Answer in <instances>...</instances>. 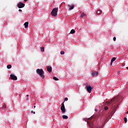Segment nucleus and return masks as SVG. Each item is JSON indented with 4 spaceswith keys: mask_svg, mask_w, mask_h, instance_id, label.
<instances>
[{
    "mask_svg": "<svg viewBox=\"0 0 128 128\" xmlns=\"http://www.w3.org/2000/svg\"><path fill=\"white\" fill-rule=\"evenodd\" d=\"M116 57H114L113 58H112V60H111V64H112V62H114V60H116Z\"/></svg>",
    "mask_w": 128,
    "mask_h": 128,
    "instance_id": "obj_11",
    "label": "nucleus"
},
{
    "mask_svg": "<svg viewBox=\"0 0 128 128\" xmlns=\"http://www.w3.org/2000/svg\"><path fill=\"white\" fill-rule=\"evenodd\" d=\"M34 108H36V106H34Z\"/></svg>",
    "mask_w": 128,
    "mask_h": 128,
    "instance_id": "obj_34",
    "label": "nucleus"
},
{
    "mask_svg": "<svg viewBox=\"0 0 128 128\" xmlns=\"http://www.w3.org/2000/svg\"><path fill=\"white\" fill-rule=\"evenodd\" d=\"M18 7L19 8H24V4L20 2L19 4H18Z\"/></svg>",
    "mask_w": 128,
    "mask_h": 128,
    "instance_id": "obj_4",
    "label": "nucleus"
},
{
    "mask_svg": "<svg viewBox=\"0 0 128 128\" xmlns=\"http://www.w3.org/2000/svg\"><path fill=\"white\" fill-rule=\"evenodd\" d=\"M10 76L12 80H18V78L14 74H10Z\"/></svg>",
    "mask_w": 128,
    "mask_h": 128,
    "instance_id": "obj_6",
    "label": "nucleus"
},
{
    "mask_svg": "<svg viewBox=\"0 0 128 128\" xmlns=\"http://www.w3.org/2000/svg\"><path fill=\"white\" fill-rule=\"evenodd\" d=\"M108 106H105L104 107V110H108Z\"/></svg>",
    "mask_w": 128,
    "mask_h": 128,
    "instance_id": "obj_20",
    "label": "nucleus"
},
{
    "mask_svg": "<svg viewBox=\"0 0 128 128\" xmlns=\"http://www.w3.org/2000/svg\"><path fill=\"white\" fill-rule=\"evenodd\" d=\"M74 32H76V31L72 29L71 30L70 34H74Z\"/></svg>",
    "mask_w": 128,
    "mask_h": 128,
    "instance_id": "obj_14",
    "label": "nucleus"
},
{
    "mask_svg": "<svg viewBox=\"0 0 128 128\" xmlns=\"http://www.w3.org/2000/svg\"><path fill=\"white\" fill-rule=\"evenodd\" d=\"M112 100H114V98L112 99L110 103L112 102Z\"/></svg>",
    "mask_w": 128,
    "mask_h": 128,
    "instance_id": "obj_25",
    "label": "nucleus"
},
{
    "mask_svg": "<svg viewBox=\"0 0 128 128\" xmlns=\"http://www.w3.org/2000/svg\"><path fill=\"white\" fill-rule=\"evenodd\" d=\"M53 80H58V79L56 78V77H53Z\"/></svg>",
    "mask_w": 128,
    "mask_h": 128,
    "instance_id": "obj_19",
    "label": "nucleus"
},
{
    "mask_svg": "<svg viewBox=\"0 0 128 128\" xmlns=\"http://www.w3.org/2000/svg\"><path fill=\"white\" fill-rule=\"evenodd\" d=\"M27 96H28V94H27Z\"/></svg>",
    "mask_w": 128,
    "mask_h": 128,
    "instance_id": "obj_33",
    "label": "nucleus"
},
{
    "mask_svg": "<svg viewBox=\"0 0 128 128\" xmlns=\"http://www.w3.org/2000/svg\"><path fill=\"white\" fill-rule=\"evenodd\" d=\"M58 8H54L51 12L52 16H58Z\"/></svg>",
    "mask_w": 128,
    "mask_h": 128,
    "instance_id": "obj_2",
    "label": "nucleus"
},
{
    "mask_svg": "<svg viewBox=\"0 0 128 128\" xmlns=\"http://www.w3.org/2000/svg\"><path fill=\"white\" fill-rule=\"evenodd\" d=\"M127 70H128V67H126Z\"/></svg>",
    "mask_w": 128,
    "mask_h": 128,
    "instance_id": "obj_32",
    "label": "nucleus"
},
{
    "mask_svg": "<svg viewBox=\"0 0 128 128\" xmlns=\"http://www.w3.org/2000/svg\"><path fill=\"white\" fill-rule=\"evenodd\" d=\"M62 118H64V119L66 120L67 118H68V117L66 115H63Z\"/></svg>",
    "mask_w": 128,
    "mask_h": 128,
    "instance_id": "obj_12",
    "label": "nucleus"
},
{
    "mask_svg": "<svg viewBox=\"0 0 128 128\" xmlns=\"http://www.w3.org/2000/svg\"><path fill=\"white\" fill-rule=\"evenodd\" d=\"M84 16H86L84 13L81 14V18H84Z\"/></svg>",
    "mask_w": 128,
    "mask_h": 128,
    "instance_id": "obj_16",
    "label": "nucleus"
},
{
    "mask_svg": "<svg viewBox=\"0 0 128 128\" xmlns=\"http://www.w3.org/2000/svg\"><path fill=\"white\" fill-rule=\"evenodd\" d=\"M41 52H44V47H42L41 48Z\"/></svg>",
    "mask_w": 128,
    "mask_h": 128,
    "instance_id": "obj_17",
    "label": "nucleus"
},
{
    "mask_svg": "<svg viewBox=\"0 0 128 128\" xmlns=\"http://www.w3.org/2000/svg\"><path fill=\"white\" fill-rule=\"evenodd\" d=\"M96 110H96V109H95V111L96 112Z\"/></svg>",
    "mask_w": 128,
    "mask_h": 128,
    "instance_id": "obj_30",
    "label": "nucleus"
},
{
    "mask_svg": "<svg viewBox=\"0 0 128 128\" xmlns=\"http://www.w3.org/2000/svg\"><path fill=\"white\" fill-rule=\"evenodd\" d=\"M96 14H102V10H98Z\"/></svg>",
    "mask_w": 128,
    "mask_h": 128,
    "instance_id": "obj_15",
    "label": "nucleus"
},
{
    "mask_svg": "<svg viewBox=\"0 0 128 128\" xmlns=\"http://www.w3.org/2000/svg\"><path fill=\"white\" fill-rule=\"evenodd\" d=\"M68 98H64V102H68Z\"/></svg>",
    "mask_w": 128,
    "mask_h": 128,
    "instance_id": "obj_22",
    "label": "nucleus"
},
{
    "mask_svg": "<svg viewBox=\"0 0 128 128\" xmlns=\"http://www.w3.org/2000/svg\"><path fill=\"white\" fill-rule=\"evenodd\" d=\"M47 70L48 72H52V68L50 66H48L47 68Z\"/></svg>",
    "mask_w": 128,
    "mask_h": 128,
    "instance_id": "obj_8",
    "label": "nucleus"
},
{
    "mask_svg": "<svg viewBox=\"0 0 128 128\" xmlns=\"http://www.w3.org/2000/svg\"><path fill=\"white\" fill-rule=\"evenodd\" d=\"M26 100H28V98H26Z\"/></svg>",
    "mask_w": 128,
    "mask_h": 128,
    "instance_id": "obj_28",
    "label": "nucleus"
},
{
    "mask_svg": "<svg viewBox=\"0 0 128 128\" xmlns=\"http://www.w3.org/2000/svg\"><path fill=\"white\" fill-rule=\"evenodd\" d=\"M85 90H86L88 92H89V94H90V92H92V86H86L85 87Z\"/></svg>",
    "mask_w": 128,
    "mask_h": 128,
    "instance_id": "obj_3",
    "label": "nucleus"
},
{
    "mask_svg": "<svg viewBox=\"0 0 128 128\" xmlns=\"http://www.w3.org/2000/svg\"><path fill=\"white\" fill-rule=\"evenodd\" d=\"M124 121L125 122H128V119L126 118V117L124 118Z\"/></svg>",
    "mask_w": 128,
    "mask_h": 128,
    "instance_id": "obj_18",
    "label": "nucleus"
},
{
    "mask_svg": "<svg viewBox=\"0 0 128 128\" xmlns=\"http://www.w3.org/2000/svg\"><path fill=\"white\" fill-rule=\"evenodd\" d=\"M36 72L38 74H39L42 78H44V70L42 69H37Z\"/></svg>",
    "mask_w": 128,
    "mask_h": 128,
    "instance_id": "obj_1",
    "label": "nucleus"
},
{
    "mask_svg": "<svg viewBox=\"0 0 128 128\" xmlns=\"http://www.w3.org/2000/svg\"><path fill=\"white\" fill-rule=\"evenodd\" d=\"M7 68H8V70H10V68H12V65L10 64H8L7 66Z\"/></svg>",
    "mask_w": 128,
    "mask_h": 128,
    "instance_id": "obj_13",
    "label": "nucleus"
},
{
    "mask_svg": "<svg viewBox=\"0 0 128 128\" xmlns=\"http://www.w3.org/2000/svg\"><path fill=\"white\" fill-rule=\"evenodd\" d=\"M89 126H90V124H89Z\"/></svg>",
    "mask_w": 128,
    "mask_h": 128,
    "instance_id": "obj_35",
    "label": "nucleus"
},
{
    "mask_svg": "<svg viewBox=\"0 0 128 128\" xmlns=\"http://www.w3.org/2000/svg\"><path fill=\"white\" fill-rule=\"evenodd\" d=\"M32 113H33L34 114H36V112H34V111H31Z\"/></svg>",
    "mask_w": 128,
    "mask_h": 128,
    "instance_id": "obj_24",
    "label": "nucleus"
},
{
    "mask_svg": "<svg viewBox=\"0 0 128 128\" xmlns=\"http://www.w3.org/2000/svg\"><path fill=\"white\" fill-rule=\"evenodd\" d=\"M25 2H28V0H24Z\"/></svg>",
    "mask_w": 128,
    "mask_h": 128,
    "instance_id": "obj_29",
    "label": "nucleus"
},
{
    "mask_svg": "<svg viewBox=\"0 0 128 128\" xmlns=\"http://www.w3.org/2000/svg\"><path fill=\"white\" fill-rule=\"evenodd\" d=\"M60 54H64V51H61V52H60Z\"/></svg>",
    "mask_w": 128,
    "mask_h": 128,
    "instance_id": "obj_21",
    "label": "nucleus"
},
{
    "mask_svg": "<svg viewBox=\"0 0 128 128\" xmlns=\"http://www.w3.org/2000/svg\"><path fill=\"white\" fill-rule=\"evenodd\" d=\"M18 12H22V10L20 9V10H18Z\"/></svg>",
    "mask_w": 128,
    "mask_h": 128,
    "instance_id": "obj_26",
    "label": "nucleus"
},
{
    "mask_svg": "<svg viewBox=\"0 0 128 128\" xmlns=\"http://www.w3.org/2000/svg\"><path fill=\"white\" fill-rule=\"evenodd\" d=\"M24 28H28V22H26L24 24Z\"/></svg>",
    "mask_w": 128,
    "mask_h": 128,
    "instance_id": "obj_10",
    "label": "nucleus"
},
{
    "mask_svg": "<svg viewBox=\"0 0 128 128\" xmlns=\"http://www.w3.org/2000/svg\"><path fill=\"white\" fill-rule=\"evenodd\" d=\"M113 40L114 42H116V37H114Z\"/></svg>",
    "mask_w": 128,
    "mask_h": 128,
    "instance_id": "obj_23",
    "label": "nucleus"
},
{
    "mask_svg": "<svg viewBox=\"0 0 128 128\" xmlns=\"http://www.w3.org/2000/svg\"><path fill=\"white\" fill-rule=\"evenodd\" d=\"M4 108H6V106H4Z\"/></svg>",
    "mask_w": 128,
    "mask_h": 128,
    "instance_id": "obj_27",
    "label": "nucleus"
},
{
    "mask_svg": "<svg viewBox=\"0 0 128 128\" xmlns=\"http://www.w3.org/2000/svg\"><path fill=\"white\" fill-rule=\"evenodd\" d=\"M92 128H94V126H91Z\"/></svg>",
    "mask_w": 128,
    "mask_h": 128,
    "instance_id": "obj_31",
    "label": "nucleus"
},
{
    "mask_svg": "<svg viewBox=\"0 0 128 128\" xmlns=\"http://www.w3.org/2000/svg\"><path fill=\"white\" fill-rule=\"evenodd\" d=\"M68 8H69V10H74V4H68Z\"/></svg>",
    "mask_w": 128,
    "mask_h": 128,
    "instance_id": "obj_7",
    "label": "nucleus"
},
{
    "mask_svg": "<svg viewBox=\"0 0 128 128\" xmlns=\"http://www.w3.org/2000/svg\"><path fill=\"white\" fill-rule=\"evenodd\" d=\"M98 72H92V75L93 76H98Z\"/></svg>",
    "mask_w": 128,
    "mask_h": 128,
    "instance_id": "obj_9",
    "label": "nucleus"
},
{
    "mask_svg": "<svg viewBox=\"0 0 128 128\" xmlns=\"http://www.w3.org/2000/svg\"><path fill=\"white\" fill-rule=\"evenodd\" d=\"M60 109L62 112H66V108H64V103L62 104Z\"/></svg>",
    "mask_w": 128,
    "mask_h": 128,
    "instance_id": "obj_5",
    "label": "nucleus"
}]
</instances>
